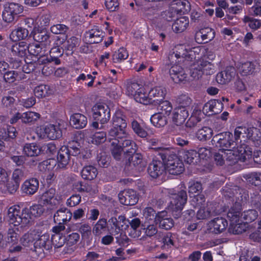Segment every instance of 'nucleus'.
<instances>
[{
    "label": "nucleus",
    "instance_id": "09e8293b",
    "mask_svg": "<svg viewBox=\"0 0 261 261\" xmlns=\"http://www.w3.org/2000/svg\"><path fill=\"white\" fill-rule=\"evenodd\" d=\"M97 175V169L93 166H86L84 167L81 172L82 177L85 179L92 180Z\"/></svg>",
    "mask_w": 261,
    "mask_h": 261
},
{
    "label": "nucleus",
    "instance_id": "864d4df0",
    "mask_svg": "<svg viewBox=\"0 0 261 261\" xmlns=\"http://www.w3.org/2000/svg\"><path fill=\"white\" fill-rule=\"evenodd\" d=\"M19 186V185L14 181L8 180L5 184L1 185V189L4 193L13 194L17 191Z\"/></svg>",
    "mask_w": 261,
    "mask_h": 261
},
{
    "label": "nucleus",
    "instance_id": "b1692460",
    "mask_svg": "<svg viewBox=\"0 0 261 261\" xmlns=\"http://www.w3.org/2000/svg\"><path fill=\"white\" fill-rule=\"evenodd\" d=\"M215 36V31L211 28L201 29L195 34V40L198 43H207L213 39Z\"/></svg>",
    "mask_w": 261,
    "mask_h": 261
},
{
    "label": "nucleus",
    "instance_id": "de8ad7c7",
    "mask_svg": "<svg viewBox=\"0 0 261 261\" xmlns=\"http://www.w3.org/2000/svg\"><path fill=\"white\" fill-rule=\"evenodd\" d=\"M132 128L134 132L141 138H145L147 136L146 127L143 123H140L136 120L132 122Z\"/></svg>",
    "mask_w": 261,
    "mask_h": 261
},
{
    "label": "nucleus",
    "instance_id": "a878e982",
    "mask_svg": "<svg viewBox=\"0 0 261 261\" xmlns=\"http://www.w3.org/2000/svg\"><path fill=\"white\" fill-rule=\"evenodd\" d=\"M227 226V222L225 219L217 218L208 223L207 229L211 232L219 233L224 230Z\"/></svg>",
    "mask_w": 261,
    "mask_h": 261
},
{
    "label": "nucleus",
    "instance_id": "473e14b6",
    "mask_svg": "<svg viewBox=\"0 0 261 261\" xmlns=\"http://www.w3.org/2000/svg\"><path fill=\"white\" fill-rule=\"evenodd\" d=\"M223 108V103L220 100H211L206 103L203 107L204 112H211V114H216L220 113ZM209 115H211L210 114Z\"/></svg>",
    "mask_w": 261,
    "mask_h": 261
},
{
    "label": "nucleus",
    "instance_id": "3c124183",
    "mask_svg": "<svg viewBox=\"0 0 261 261\" xmlns=\"http://www.w3.org/2000/svg\"><path fill=\"white\" fill-rule=\"evenodd\" d=\"M150 121L154 126L159 128L164 126L167 122L166 117L161 113H155L152 115Z\"/></svg>",
    "mask_w": 261,
    "mask_h": 261
},
{
    "label": "nucleus",
    "instance_id": "58836bf2",
    "mask_svg": "<svg viewBox=\"0 0 261 261\" xmlns=\"http://www.w3.org/2000/svg\"><path fill=\"white\" fill-rule=\"evenodd\" d=\"M17 132L15 127L8 125L6 128H0V139L9 140L10 139L15 138Z\"/></svg>",
    "mask_w": 261,
    "mask_h": 261
},
{
    "label": "nucleus",
    "instance_id": "ea45409f",
    "mask_svg": "<svg viewBox=\"0 0 261 261\" xmlns=\"http://www.w3.org/2000/svg\"><path fill=\"white\" fill-rule=\"evenodd\" d=\"M41 150V148L35 143H26L23 149L24 153L28 156H37Z\"/></svg>",
    "mask_w": 261,
    "mask_h": 261
},
{
    "label": "nucleus",
    "instance_id": "f704fd0d",
    "mask_svg": "<svg viewBox=\"0 0 261 261\" xmlns=\"http://www.w3.org/2000/svg\"><path fill=\"white\" fill-rule=\"evenodd\" d=\"M70 124L76 129L85 127L87 124V117L80 113H75L70 116Z\"/></svg>",
    "mask_w": 261,
    "mask_h": 261
},
{
    "label": "nucleus",
    "instance_id": "f03ea898",
    "mask_svg": "<svg viewBox=\"0 0 261 261\" xmlns=\"http://www.w3.org/2000/svg\"><path fill=\"white\" fill-rule=\"evenodd\" d=\"M44 211V207L39 204H34L29 208L25 207L22 210L17 205L10 207L7 213V219L10 226L8 231V242L12 244L16 243L18 232L30 223L32 217H39Z\"/></svg>",
    "mask_w": 261,
    "mask_h": 261
},
{
    "label": "nucleus",
    "instance_id": "4468645a",
    "mask_svg": "<svg viewBox=\"0 0 261 261\" xmlns=\"http://www.w3.org/2000/svg\"><path fill=\"white\" fill-rule=\"evenodd\" d=\"M165 169L171 174L177 175L184 171L182 162L175 155H169L167 159H163Z\"/></svg>",
    "mask_w": 261,
    "mask_h": 261
},
{
    "label": "nucleus",
    "instance_id": "0eeeda50",
    "mask_svg": "<svg viewBox=\"0 0 261 261\" xmlns=\"http://www.w3.org/2000/svg\"><path fill=\"white\" fill-rule=\"evenodd\" d=\"M125 89L126 94L133 97L137 102L144 105L150 102L149 93L147 87L136 83H127Z\"/></svg>",
    "mask_w": 261,
    "mask_h": 261
},
{
    "label": "nucleus",
    "instance_id": "39448f33",
    "mask_svg": "<svg viewBox=\"0 0 261 261\" xmlns=\"http://www.w3.org/2000/svg\"><path fill=\"white\" fill-rule=\"evenodd\" d=\"M121 145L122 149V152L119 158L116 159L119 160L122 152L128 155H131L128 158L129 167L139 171L142 170L145 165L143 161L142 154L135 153L137 148L136 143L130 140H124Z\"/></svg>",
    "mask_w": 261,
    "mask_h": 261
},
{
    "label": "nucleus",
    "instance_id": "49530a36",
    "mask_svg": "<svg viewBox=\"0 0 261 261\" xmlns=\"http://www.w3.org/2000/svg\"><path fill=\"white\" fill-rule=\"evenodd\" d=\"M202 117V113L201 110L198 108H195L192 114V115L187 121L186 126L188 127L194 126L198 122H199Z\"/></svg>",
    "mask_w": 261,
    "mask_h": 261
},
{
    "label": "nucleus",
    "instance_id": "7ed1b4c3",
    "mask_svg": "<svg viewBox=\"0 0 261 261\" xmlns=\"http://www.w3.org/2000/svg\"><path fill=\"white\" fill-rule=\"evenodd\" d=\"M126 116L121 110H117L112 117V127L109 131L108 139L111 142L112 154L118 159L122 149L121 144L127 136Z\"/></svg>",
    "mask_w": 261,
    "mask_h": 261
},
{
    "label": "nucleus",
    "instance_id": "dca6fc26",
    "mask_svg": "<svg viewBox=\"0 0 261 261\" xmlns=\"http://www.w3.org/2000/svg\"><path fill=\"white\" fill-rule=\"evenodd\" d=\"M92 117L95 120L99 121L101 124L108 122L111 117L110 110L108 106L96 103L92 109Z\"/></svg>",
    "mask_w": 261,
    "mask_h": 261
},
{
    "label": "nucleus",
    "instance_id": "6e6d98bb",
    "mask_svg": "<svg viewBox=\"0 0 261 261\" xmlns=\"http://www.w3.org/2000/svg\"><path fill=\"white\" fill-rule=\"evenodd\" d=\"M34 94L38 98H42L51 93L49 86L45 85H40L37 86L34 89Z\"/></svg>",
    "mask_w": 261,
    "mask_h": 261
},
{
    "label": "nucleus",
    "instance_id": "cd10ccee",
    "mask_svg": "<svg viewBox=\"0 0 261 261\" xmlns=\"http://www.w3.org/2000/svg\"><path fill=\"white\" fill-rule=\"evenodd\" d=\"M236 70L233 67H227L219 72L216 76V81L220 84H226L229 82L235 76Z\"/></svg>",
    "mask_w": 261,
    "mask_h": 261
},
{
    "label": "nucleus",
    "instance_id": "c9c22d12",
    "mask_svg": "<svg viewBox=\"0 0 261 261\" xmlns=\"http://www.w3.org/2000/svg\"><path fill=\"white\" fill-rule=\"evenodd\" d=\"M259 68V65L257 62H247L239 67V70L242 75H247L256 71Z\"/></svg>",
    "mask_w": 261,
    "mask_h": 261
},
{
    "label": "nucleus",
    "instance_id": "aec40b11",
    "mask_svg": "<svg viewBox=\"0 0 261 261\" xmlns=\"http://www.w3.org/2000/svg\"><path fill=\"white\" fill-rule=\"evenodd\" d=\"M111 225L110 231L112 235L118 234L120 230L127 228L128 221L124 216H120L118 218L112 217L108 221Z\"/></svg>",
    "mask_w": 261,
    "mask_h": 261
},
{
    "label": "nucleus",
    "instance_id": "2f4dec72",
    "mask_svg": "<svg viewBox=\"0 0 261 261\" xmlns=\"http://www.w3.org/2000/svg\"><path fill=\"white\" fill-rule=\"evenodd\" d=\"M28 45L24 41L14 44L11 51L14 56L28 59Z\"/></svg>",
    "mask_w": 261,
    "mask_h": 261
},
{
    "label": "nucleus",
    "instance_id": "4d7b16f0",
    "mask_svg": "<svg viewBox=\"0 0 261 261\" xmlns=\"http://www.w3.org/2000/svg\"><path fill=\"white\" fill-rule=\"evenodd\" d=\"M159 109L161 111V113L166 115L167 116H170L173 110L172 105L171 103L167 100H160L159 101Z\"/></svg>",
    "mask_w": 261,
    "mask_h": 261
},
{
    "label": "nucleus",
    "instance_id": "a19ab883",
    "mask_svg": "<svg viewBox=\"0 0 261 261\" xmlns=\"http://www.w3.org/2000/svg\"><path fill=\"white\" fill-rule=\"evenodd\" d=\"M193 63L190 66V74L191 80H198L203 74V71L201 68L199 62H198L197 58L193 59Z\"/></svg>",
    "mask_w": 261,
    "mask_h": 261
},
{
    "label": "nucleus",
    "instance_id": "423d86ee",
    "mask_svg": "<svg viewBox=\"0 0 261 261\" xmlns=\"http://www.w3.org/2000/svg\"><path fill=\"white\" fill-rule=\"evenodd\" d=\"M189 115L187 107L179 106L174 108L170 116L171 124L168 132L174 135L180 134L184 130V123Z\"/></svg>",
    "mask_w": 261,
    "mask_h": 261
},
{
    "label": "nucleus",
    "instance_id": "f8f14e48",
    "mask_svg": "<svg viewBox=\"0 0 261 261\" xmlns=\"http://www.w3.org/2000/svg\"><path fill=\"white\" fill-rule=\"evenodd\" d=\"M201 184L198 181H190L189 182L188 191L191 199V203L195 207H198L205 201L204 196L201 193Z\"/></svg>",
    "mask_w": 261,
    "mask_h": 261
},
{
    "label": "nucleus",
    "instance_id": "c756f323",
    "mask_svg": "<svg viewBox=\"0 0 261 261\" xmlns=\"http://www.w3.org/2000/svg\"><path fill=\"white\" fill-rule=\"evenodd\" d=\"M165 171L163 163L161 161L153 160L148 168V174L152 178H156L162 175Z\"/></svg>",
    "mask_w": 261,
    "mask_h": 261
},
{
    "label": "nucleus",
    "instance_id": "5fc2aeb1",
    "mask_svg": "<svg viewBox=\"0 0 261 261\" xmlns=\"http://www.w3.org/2000/svg\"><path fill=\"white\" fill-rule=\"evenodd\" d=\"M213 135L212 129L208 127H203L196 133L197 138L200 141H205L210 139Z\"/></svg>",
    "mask_w": 261,
    "mask_h": 261
},
{
    "label": "nucleus",
    "instance_id": "13d9d810",
    "mask_svg": "<svg viewBox=\"0 0 261 261\" xmlns=\"http://www.w3.org/2000/svg\"><path fill=\"white\" fill-rule=\"evenodd\" d=\"M128 57V54L126 49L121 47L114 53L112 58L114 62H119L126 59Z\"/></svg>",
    "mask_w": 261,
    "mask_h": 261
},
{
    "label": "nucleus",
    "instance_id": "8fccbe9b",
    "mask_svg": "<svg viewBox=\"0 0 261 261\" xmlns=\"http://www.w3.org/2000/svg\"><path fill=\"white\" fill-rule=\"evenodd\" d=\"M204 53V51L202 53L201 52L200 54V57L198 59V61L199 62V64L202 70L203 71V74H212L215 72L214 65L211 64L210 62L201 60V57Z\"/></svg>",
    "mask_w": 261,
    "mask_h": 261
},
{
    "label": "nucleus",
    "instance_id": "0e129e2a",
    "mask_svg": "<svg viewBox=\"0 0 261 261\" xmlns=\"http://www.w3.org/2000/svg\"><path fill=\"white\" fill-rule=\"evenodd\" d=\"M68 147L70 154L71 153L72 155L78 156L81 154V146L79 143L76 141H72L69 143Z\"/></svg>",
    "mask_w": 261,
    "mask_h": 261
},
{
    "label": "nucleus",
    "instance_id": "20e7f679",
    "mask_svg": "<svg viewBox=\"0 0 261 261\" xmlns=\"http://www.w3.org/2000/svg\"><path fill=\"white\" fill-rule=\"evenodd\" d=\"M205 51V49L201 46H192L189 44H178L174 48L173 54L170 55V59L175 61V63L181 62L193 61V59H198L200 53Z\"/></svg>",
    "mask_w": 261,
    "mask_h": 261
},
{
    "label": "nucleus",
    "instance_id": "79ce46f5",
    "mask_svg": "<svg viewBox=\"0 0 261 261\" xmlns=\"http://www.w3.org/2000/svg\"><path fill=\"white\" fill-rule=\"evenodd\" d=\"M130 225V229L129 232V236L133 238H138L141 236L142 231L140 228V220L138 218H134L129 222Z\"/></svg>",
    "mask_w": 261,
    "mask_h": 261
},
{
    "label": "nucleus",
    "instance_id": "4be33fe9",
    "mask_svg": "<svg viewBox=\"0 0 261 261\" xmlns=\"http://www.w3.org/2000/svg\"><path fill=\"white\" fill-rule=\"evenodd\" d=\"M121 203L126 205H135L138 200L136 192L132 189H128L121 192L118 195Z\"/></svg>",
    "mask_w": 261,
    "mask_h": 261
},
{
    "label": "nucleus",
    "instance_id": "9b49d317",
    "mask_svg": "<svg viewBox=\"0 0 261 261\" xmlns=\"http://www.w3.org/2000/svg\"><path fill=\"white\" fill-rule=\"evenodd\" d=\"M37 134L41 139L53 140L61 137L62 131L58 125L48 123L41 125Z\"/></svg>",
    "mask_w": 261,
    "mask_h": 261
},
{
    "label": "nucleus",
    "instance_id": "412c9836",
    "mask_svg": "<svg viewBox=\"0 0 261 261\" xmlns=\"http://www.w3.org/2000/svg\"><path fill=\"white\" fill-rule=\"evenodd\" d=\"M170 75L175 83H186L191 81L183 68L178 65H174L170 69Z\"/></svg>",
    "mask_w": 261,
    "mask_h": 261
},
{
    "label": "nucleus",
    "instance_id": "72a5a7b5",
    "mask_svg": "<svg viewBox=\"0 0 261 261\" xmlns=\"http://www.w3.org/2000/svg\"><path fill=\"white\" fill-rule=\"evenodd\" d=\"M64 229L65 226L62 223L53 228L55 234L51 237V241L57 248L61 247L64 243V238L60 235V232Z\"/></svg>",
    "mask_w": 261,
    "mask_h": 261
},
{
    "label": "nucleus",
    "instance_id": "a211bd4d",
    "mask_svg": "<svg viewBox=\"0 0 261 261\" xmlns=\"http://www.w3.org/2000/svg\"><path fill=\"white\" fill-rule=\"evenodd\" d=\"M48 48H44V46L38 43H30L28 45V59L32 58L33 57H37L40 56L39 62L42 64H45L49 62V59L43 55Z\"/></svg>",
    "mask_w": 261,
    "mask_h": 261
},
{
    "label": "nucleus",
    "instance_id": "393cba45",
    "mask_svg": "<svg viewBox=\"0 0 261 261\" xmlns=\"http://www.w3.org/2000/svg\"><path fill=\"white\" fill-rule=\"evenodd\" d=\"M156 224H159L160 228L168 230L173 226L174 222L166 211H162L157 214Z\"/></svg>",
    "mask_w": 261,
    "mask_h": 261
},
{
    "label": "nucleus",
    "instance_id": "052dcab7",
    "mask_svg": "<svg viewBox=\"0 0 261 261\" xmlns=\"http://www.w3.org/2000/svg\"><path fill=\"white\" fill-rule=\"evenodd\" d=\"M183 158L188 164L196 163L197 160V152L194 150H187L184 152Z\"/></svg>",
    "mask_w": 261,
    "mask_h": 261
},
{
    "label": "nucleus",
    "instance_id": "603ef678",
    "mask_svg": "<svg viewBox=\"0 0 261 261\" xmlns=\"http://www.w3.org/2000/svg\"><path fill=\"white\" fill-rule=\"evenodd\" d=\"M38 168L41 171H49L57 170L56 169V161L53 159H49L40 163Z\"/></svg>",
    "mask_w": 261,
    "mask_h": 261
},
{
    "label": "nucleus",
    "instance_id": "ddd939ff",
    "mask_svg": "<svg viewBox=\"0 0 261 261\" xmlns=\"http://www.w3.org/2000/svg\"><path fill=\"white\" fill-rule=\"evenodd\" d=\"M23 11V7L15 3H7L4 6L2 13L3 20L8 23L12 22Z\"/></svg>",
    "mask_w": 261,
    "mask_h": 261
},
{
    "label": "nucleus",
    "instance_id": "4c0bfd02",
    "mask_svg": "<svg viewBox=\"0 0 261 261\" xmlns=\"http://www.w3.org/2000/svg\"><path fill=\"white\" fill-rule=\"evenodd\" d=\"M189 21L187 17L182 16L177 19L172 25V29L176 33L185 31L189 26Z\"/></svg>",
    "mask_w": 261,
    "mask_h": 261
},
{
    "label": "nucleus",
    "instance_id": "6ab92c4d",
    "mask_svg": "<svg viewBox=\"0 0 261 261\" xmlns=\"http://www.w3.org/2000/svg\"><path fill=\"white\" fill-rule=\"evenodd\" d=\"M40 201L48 208L52 209L60 203V198L56 195V190L50 188L42 194Z\"/></svg>",
    "mask_w": 261,
    "mask_h": 261
},
{
    "label": "nucleus",
    "instance_id": "6e6552de",
    "mask_svg": "<svg viewBox=\"0 0 261 261\" xmlns=\"http://www.w3.org/2000/svg\"><path fill=\"white\" fill-rule=\"evenodd\" d=\"M176 188L169 190V194L170 195V201L168 208L173 212H179L182 210L184 206L187 202V194L185 189Z\"/></svg>",
    "mask_w": 261,
    "mask_h": 261
},
{
    "label": "nucleus",
    "instance_id": "774afa93",
    "mask_svg": "<svg viewBox=\"0 0 261 261\" xmlns=\"http://www.w3.org/2000/svg\"><path fill=\"white\" fill-rule=\"evenodd\" d=\"M250 182L255 186L261 184V172H252L248 175Z\"/></svg>",
    "mask_w": 261,
    "mask_h": 261
},
{
    "label": "nucleus",
    "instance_id": "680f3d73",
    "mask_svg": "<svg viewBox=\"0 0 261 261\" xmlns=\"http://www.w3.org/2000/svg\"><path fill=\"white\" fill-rule=\"evenodd\" d=\"M106 224L107 221L106 219H99L95 225L93 229V232L96 235H100L105 229Z\"/></svg>",
    "mask_w": 261,
    "mask_h": 261
},
{
    "label": "nucleus",
    "instance_id": "9d476101",
    "mask_svg": "<svg viewBox=\"0 0 261 261\" xmlns=\"http://www.w3.org/2000/svg\"><path fill=\"white\" fill-rule=\"evenodd\" d=\"M240 213L238 210L231 208L227 214L229 221V231L233 234H240L245 231L246 225L240 219Z\"/></svg>",
    "mask_w": 261,
    "mask_h": 261
},
{
    "label": "nucleus",
    "instance_id": "69168bd1",
    "mask_svg": "<svg viewBox=\"0 0 261 261\" xmlns=\"http://www.w3.org/2000/svg\"><path fill=\"white\" fill-rule=\"evenodd\" d=\"M246 223L251 222L255 220L257 217V213L253 210H248L244 212L242 215Z\"/></svg>",
    "mask_w": 261,
    "mask_h": 261
},
{
    "label": "nucleus",
    "instance_id": "bb28decb",
    "mask_svg": "<svg viewBox=\"0 0 261 261\" xmlns=\"http://www.w3.org/2000/svg\"><path fill=\"white\" fill-rule=\"evenodd\" d=\"M39 188V181L35 178L25 180L21 186L22 193L28 195L34 194Z\"/></svg>",
    "mask_w": 261,
    "mask_h": 261
},
{
    "label": "nucleus",
    "instance_id": "338daca9",
    "mask_svg": "<svg viewBox=\"0 0 261 261\" xmlns=\"http://www.w3.org/2000/svg\"><path fill=\"white\" fill-rule=\"evenodd\" d=\"M80 39L75 37H71L68 39L65 42V47L69 50H72L73 49L80 44Z\"/></svg>",
    "mask_w": 261,
    "mask_h": 261
},
{
    "label": "nucleus",
    "instance_id": "f3484780",
    "mask_svg": "<svg viewBox=\"0 0 261 261\" xmlns=\"http://www.w3.org/2000/svg\"><path fill=\"white\" fill-rule=\"evenodd\" d=\"M31 35L33 36L34 41L44 46V48H49L51 41L49 34L44 30V28H40V26H35Z\"/></svg>",
    "mask_w": 261,
    "mask_h": 261
},
{
    "label": "nucleus",
    "instance_id": "5701e85b",
    "mask_svg": "<svg viewBox=\"0 0 261 261\" xmlns=\"http://www.w3.org/2000/svg\"><path fill=\"white\" fill-rule=\"evenodd\" d=\"M70 158V151L66 146H62L58 151L56 169H62L68 164Z\"/></svg>",
    "mask_w": 261,
    "mask_h": 261
},
{
    "label": "nucleus",
    "instance_id": "1a4fd4ad",
    "mask_svg": "<svg viewBox=\"0 0 261 261\" xmlns=\"http://www.w3.org/2000/svg\"><path fill=\"white\" fill-rule=\"evenodd\" d=\"M234 135L236 140L240 139L242 143H245L247 140L257 141L261 138V122L258 123L257 127H238L234 130Z\"/></svg>",
    "mask_w": 261,
    "mask_h": 261
},
{
    "label": "nucleus",
    "instance_id": "37998d69",
    "mask_svg": "<svg viewBox=\"0 0 261 261\" xmlns=\"http://www.w3.org/2000/svg\"><path fill=\"white\" fill-rule=\"evenodd\" d=\"M157 214L151 207H146L145 208L143 211L144 222L142 226L145 227L146 224L154 223V222L156 223Z\"/></svg>",
    "mask_w": 261,
    "mask_h": 261
},
{
    "label": "nucleus",
    "instance_id": "f257e3e1",
    "mask_svg": "<svg viewBox=\"0 0 261 261\" xmlns=\"http://www.w3.org/2000/svg\"><path fill=\"white\" fill-rule=\"evenodd\" d=\"M213 144L219 148L214 154L217 165H223L226 162L228 165H233L239 161L246 162L252 158V149L246 143H240V139L236 140L232 133L225 132L216 135L212 140Z\"/></svg>",
    "mask_w": 261,
    "mask_h": 261
},
{
    "label": "nucleus",
    "instance_id": "c85d7f7f",
    "mask_svg": "<svg viewBox=\"0 0 261 261\" xmlns=\"http://www.w3.org/2000/svg\"><path fill=\"white\" fill-rule=\"evenodd\" d=\"M103 37V32L97 27L93 28L86 32L85 34L86 40L90 44L98 43L101 42Z\"/></svg>",
    "mask_w": 261,
    "mask_h": 261
},
{
    "label": "nucleus",
    "instance_id": "2eb2a0df",
    "mask_svg": "<svg viewBox=\"0 0 261 261\" xmlns=\"http://www.w3.org/2000/svg\"><path fill=\"white\" fill-rule=\"evenodd\" d=\"M40 117L39 113L34 111H29L22 113L17 112L11 118L10 122L14 124L20 119L22 123L32 125L36 123Z\"/></svg>",
    "mask_w": 261,
    "mask_h": 261
},
{
    "label": "nucleus",
    "instance_id": "e433bc0d",
    "mask_svg": "<svg viewBox=\"0 0 261 261\" xmlns=\"http://www.w3.org/2000/svg\"><path fill=\"white\" fill-rule=\"evenodd\" d=\"M72 214L67 208H62L57 211L54 215V221L61 224L69 221L72 218Z\"/></svg>",
    "mask_w": 261,
    "mask_h": 261
},
{
    "label": "nucleus",
    "instance_id": "a18cd8bd",
    "mask_svg": "<svg viewBox=\"0 0 261 261\" xmlns=\"http://www.w3.org/2000/svg\"><path fill=\"white\" fill-rule=\"evenodd\" d=\"M166 89L163 87L156 86L152 88L149 91L150 100L152 98H156L154 101L162 100L166 94Z\"/></svg>",
    "mask_w": 261,
    "mask_h": 261
},
{
    "label": "nucleus",
    "instance_id": "7c9ffc66",
    "mask_svg": "<svg viewBox=\"0 0 261 261\" xmlns=\"http://www.w3.org/2000/svg\"><path fill=\"white\" fill-rule=\"evenodd\" d=\"M49 238V234L47 233L41 235L39 232L36 231L35 242L34 243V247L35 248L47 247L48 249L50 244Z\"/></svg>",
    "mask_w": 261,
    "mask_h": 261
},
{
    "label": "nucleus",
    "instance_id": "bf43d9fd",
    "mask_svg": "<svg viewBox=\"0 0 261 261\" xmlns=\"http://www.w3.org/2000/svg\"><path fill=\"white\" fill-rule=\"evenodd\" d=\"M36 231H32L25 233L20 239L21 243L25 246H29L35 242Z\"/></svg>",
    "mask_w": 261,
    "mask_h": 261
},
{
    "label": "nucleus",
    "instance_id": "e2e57ef3",
    "mask_svg": "<svg viewBox=\"0 0 261 261\" xmlns=\"http://www.w3.org/2000/svg\"><path fill=\"white\" fill-rule=\"evenodd\" d=\"M92 143L98 145L103 143L106 140V134L104 132L95 133L92 137Z\"/></svg>",
    "mask_w": 261,
    "mask_h": 261
},
{
    "label": "nucleus",
    "instance_id": "c03bdc74",
    "mask_svg": "<svg viewBox=\"0 0 261 261\" xmlns=\"http://www.w3.org/2000/svg\"><path fill=\"white\" fill-rule=\"evenodd\" d=\"M29 35V31L25 28L18 27L11 32L10 38L13 41H17L25 39Z\"/></svg>",
    "mask_w": 261,
    "mask_h": 261
}]
</instances>
